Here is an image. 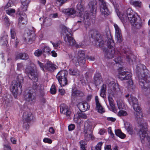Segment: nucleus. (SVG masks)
I'll list each match as a JSON object with an SVG mask.
<instances>
[{"instance_id": "f257e3e1", "label": "nucleus", "mask_w": 150, "mask_h": 150, "mask_svg": "<svg viewBox=\"0 0 150 150\" xmlns=\"http://www.w3.org/2000/svg\"><path fill=\"white\" fill-rule=\"evenodd\" d=\"M107 32L105 35H101L100 34H97L96 36V40L97 41L96 44L98 43L99 46L102 47L106 45L107 46L106 50H104L105 51V57L107 58H112L114 57H117L114 59L116 63H119L122 60L121 58L120 55V53L119 52L115 50V44L112 37L110 34V32L108 28H106Z\"/></svg>"}, {"instance_id": "f03ea898", "label": "nucleus", "mask_w": 150, "mask_h": 150, "mask_svg": "<svg viewBox=\"0 0 150 150\" xmlns=\"http://www.w3.org/2000/svg\"><path fill=\"white\" fill-rule=\"evenodd\" d=\"M129 103L132 105L136 112H135V119L139 125L140 130L139 134L141 142L144 143L145 139H147L149 142V147L150 148V134L147 132V124L144 121L143 118V113L141 111V108L138 105V100L137 98L131 96L128 99Z\"/></svg>"}, {"instance_id": "7ed1b4c3", "label": "nucleus", "mask_w": 150, "mask_h": 150, "mask_svg": "<svg viewBox=\"0 0 150 150\" xmlns=\"http://www.w3.org/2000/svg\"><path fill=\"white\" fill-rule=\"evenodd\" d=\"M25 73L30 79L34 81L33 88L39 91L41 96L44 94V88L43 85L38 83H36L38 80V76L37 72L34 67L31 66H28L25 69Z\"/></svg>"}, {"instance_id": "20e7f679", "label": "nucleus", "mask_w": 150, "mask_h": 150, "mask_svg": "<svg viewBox=\"0 0 150 150\" xmlns=\"http://www.w3.org/2000/svg\"><path fill=\"white\" fill-rule=\"evenodd\" d=\"M140 65L142 66V69L140 72L137 73L139 84L143 89H146L147 91L150 92V78L147 77L148 70L145 66L142 64Z\"/></svg>"}, {"instance_id": "39448f33", "label": "nucleus", "mask_w": 150, "mask_h": 150, "mask_svg": "<svg viewBox=\"0 0 150 150\" xmlns=\"http://www.w3.org/2000/svg\"><path fill=\"white\" fill-rule=\"evenodd\" d=\"M132 77V74L128 72H125L122 68H121L119 70V78L121 80H129L127 83V87L130 91H132L134 88L133 84V81L131 79Z\"/></svg>"}, {"instance_id": "423d86ee", "label": "nucleus", "mask_w": 150, "mask_h": 150, "mask_svg": "<svg viewBox=\"0 0 150 150\" xmlns=\"http://www.w3.org/2000/svg\"><path fill=\"white\" fill-rule=\"evenodd\" d=\"M126 16L134 28H139L140 27V25L137 22V18L131 8L128 9L125 14L122 15L123 18H125V16Z\"/></svg>"}, {"instance_id": "0eeeda50", "label": "nucleus", "mask_w": 150, "mask_h": 150, "mask_svg": "<svg viewBox=\"0 0 150 150\" xmlns=\"http://www.w3.org/2000/svg\"><path fill=\"white\" fill-rule=\"evenodd\" d=\"M23 78L22 75H19L17 77L16 80L13 81L10 88L11 91L14 94V96H17L18 88H22L21 83L23 82Z\"/></svg>"}, {"instance_id": "6e6552de", "label": "nucleus", "mask_w": 150, "mask_h": 150, "mask_svg": "<svg viewBox=\"0 0 150 150\" xmlns=\"http://www.w3.org/2000/svg\"><path fill=\"white\" fill-rule=\"evenodd\" d=\"M70 31V29L65 27L63 29V33H64L63 34H65L66 35L64 39V41L66 42H68V44L69 45L72 46L74 45L76 48L80 47L81 45L75 43V41L72 37Z\"/></svg>"}, {"instance_id": "1a4fd4ad", "label": "nucleus", "mask_w": 150, "mask_h": 150, "mask_svg": "<svg viewBox=\"0 0 150 150\" xmlns=\"http://www.w3.org/2000/svg\"><path fill=\"white\" fill-rule=\"evenodd\" d=\"M92 131V127L90 125L89 121H85L84 124L83 134L85 139L86 141H88L91 139H93Z\"/></svg>"}, {"instance_id": "9d476101", "label": "nucleus", "mask_w": 150, "mask_h": 150, "mask_svg": "<svg viewBox=\"0 0 150 150\" xmlns=\"http://www.w3.org/2000/svg\"><path fill=\"white\" fill-rule=\"evenodd\" d=\"M70 59H72L74 63L78 65L79 62L83 63L85 62V55L83 51L79 50L78 52L77 56L74 57L72 54H69Z\"/></svg>"}, {"instance_id": "9b49d317", "label": "nucleus", "mask_w": 150, "mask_h": 150, "mask_svg": "<svg viewBox=\"0 0 150 150\" xmlns=\"http://www.w3.org/2000/svg\"><path fill=\"white\" fill-rule=\"evenodd\" d=\"M122 49V51L124 52L127 60L130 63L131 62H132L133 60L132 58V57L134 58L135 56L131 54L129 48L127 46H126L125 47L122 46L121 47V49Z\"/></svg>"}, {"instance_id": "f8f14e48", "label": "nucleus", "mask_w": 150, "mask_h": 150, "mask_svg": "<svg viewBox=\"0 0 150 150\" xmlns=\"http://www.w3.org/2000/svg\"><path fill=\"white\" fill-rule=\"evenodd\" d=\"M24 97L25 100L28 102L32 101L35 98L33 91L30 89L28 90L25 91Z\"/></svg>"}, {"instance_id": "ddd939ff", "label": "nucleus", "mask_w": 150, "mask_h": 150, "mask_svg": "<svg viewBox=\"0 0 150 150\" xmlns=\"http://www.w3.org/2000/svg\"><path fill=\"white\" fill-rule=\"evenodd\" d=\"M114 26L115 30V38L117 42L120 43L122 41V37L121 29L116 24H114Z\"/></svg>"}, {"instance_id": "4468645a", "label": "nucleus", "mask_w": 150, "mask_h": 150, "mask_svg": "<svg viewBox=\"0 0 150 150\" xmlns=\"http://www.w3.org/2000/svg\"><path fill=\"white\" fill-rule=\"evenodd\" d=\"M100 1V10L102 14L107 15L109 11L106 6V3L104 0H99Z\"/></svg>"}, {"instance_id": "2eb2a0df", "label": "nucleus", "mask_w": 150, "mask_h": 150, "mask_svg": "<svg viewBox=\"0 0 150 150\" xmlns=\"http://www.w3.org/2000/svg\"><path fill=\"white\" fill-rule=\"evenodd\" d=\"M10 32L11 37V43H13V42H14L15 46L16 47L19 43V40L17 38H16V40L15 41L16 36V32L15 28H14L12 27L11 29Z\"/></svg>"}, {"instance_id": "dca6fc26", "label": "nucleus", "mask_w": 150, "mask_h": 150, "mask_svg": "<svg viewBox=\"0 0 150 150\" xmlns=\"http://www.w3.org/2000/svg\"><path fill=\"white\" fill-rule=\"evenodd\" d=\"M76 8L77 10L79 11V13L77 16L79 17L82 16V12L84 9L83 0H79V3L76 6Z\"/></svg>"}, {"instance_id": "f3484780", "label": "nucleus", "mask_w": 150, "mask_h": 150, "mask_svg": "<svg viewBox=\"0 0 150 150\" xmlns=\"http://www.w3.org/2000/svg\"><path fill=\"white\" fill-rule=\"evenodd\" d=\"M89 6L91 8V13H92V15L91 16V17L92 16V18H94L96 16V14L97 9L96 3L95 1L91 2L89 4Z\"/></svg>"}, {"instance_id": "a211bd4d", "label": "nucleus", "mask_w": 150, "mask_h": 150, "mask_svg": "<svg viewBox=\"0 0 150 150\" xmlns=\"http://www.w3.org/2000/svg\"><path fill=\"white\" fill-rule=\"evenodd\" d=\"M20 16L18 19V26L20 27L22 25L26 24L27 22V16L24 13L23 14L21 15L20 13Z\"/></svg>"}, {"instance_id": "6ab92c4d", "label": "nucleus", "mask_w": 150, "mask_h": 150, "mask_svg": "<svg viewBox=\"0 0 150 150\" xmlns=\"http://www.w3.org/2000/svg\"><path fill=\"white\" fill-rule=\"evenodd\" d=\"M60 112L66 115L68 117L70 116L71 114V111L69 110L68 107L66 105L62 104L61 105L60 107Z\"/></svg>"}, {"instance_id": "aec40b11", "label": "nucleus", "mask_w": 150, "mask_h": 150, "mask_svg": "<svg viewBox=\"0 0 150 150\" xmlns=\"http://www.w3.org/2000/svg\"><path fill=\"white\" fill-rule=\"evenodd\" d=\"M64 12L66 15L72 18H75L76 16V10L73 8L65 9L64 10Z\"/></svg>"}, {"instance_id": "412c9836", "label": "nucleus", "mask_w": 150, "mask_h": 150, "mask_svg": "<svg viewBox=\"0 0 150 150\" xmlns=\"http://www.w3.org/2000/svg\"><path fill=\"white\" fill-rule=\"evenodd\" d=\"M122 87L118 85H115V87H113L112 94L114 96L115 95H120L121 93Z\"/></svg>"}, {"instance_id": "4be33fe9", "label": "nucleus", "mask_w": 150, "mask_h": 150, "mask_svg": "<svg viewBox=\"0 0 150 150\" xmlns=\"http://www.w3.org/2000/svg\"><path fill=\"white\" fill-rule=\"evenodd\" d=\"M22 6L19 8V11H25L27 10L28 6L30 2V0H21Z\"/></svg>"}, {"instance_id": "5701e85b", "label": "nucleus", "mask_w": 150, "mask_h": 150, "mask_svg": "<svg viewBox=\"0 0 150 150\" xmlns=\"http://www.w3.org/2000/svg\"><path fill=\"white\" fill-rule=\"evenodd\" d=\"M94 79V83L96 86L99 85L102 82V78L99 73H97L95 74Z\"/></svg>"}, {"instance_id": "b1692460", "label": "nucleus", "mask_w": 150, "mask_h": 150, "mask_svg": "<svg viewBox=\"0 0 150 150\" xmlns=\"http://www.w3.org/2000/svg\"><path fill=\"white\" fill-rule=\"evenodd\" d=\"M68 75V72L66 70H63L59 71L56 76L58 80L63 78L67 77Z\"/></svg>"}, {"instance_id": "393cba45", "label": "nucleus", "mask_w": 150, "mask_h": 150, "mask_svg": "<svg viewBox=\"0 0 150 150\" xmlns=\"http://www.w3.org/2000/svg\"><path fill=\"white\" fill-rule=\"evenodd\" d=\"M78 107L81 110L83 111V112L88 110L90 106L86 103H80L78 105Z\"/></svg>"}, {"instance_id": "a878e982", "label": "nucleus", "mask_w": 150, "mask_h": 150, "mask_svg": "<svg viewBox=\"0 0 150 150\" xmlns=\"http://www.w3.org/2000/svg\"><path fill=\"white\" fill-rule=\"evenodd\" d=\"M23 119L28 122H29L32 119V114L30 111H27L24 112L23 113Z\"/></svg>"}, {"instance_id": "bb28decb", "label": "nucleus", "mask_w": 150, "mask_h": 150, "mask_svg": "<svg viewBox=\"0 0 150 150\" xmlns=\"http://www.w3.org/2000/svg\"><path fill=\"white\" fill-rule=\"evenodd\" d=\"M72 93L71 95L72 98H73V97H81L83 95V93L82 91L76 90L75 89L72 90Z\"/></svg>"}, {"instance_id": "cd10ccee", "label": "nucleus", "mask_w": 150, "mask_h": 150, "mask_svg": "<svg viewBox=\"0 0 150 150\" xmlns=\"http://www.w3.org/2000/svg\"><path fill=\"white\" fill-rule=\"evenodd\" d=\"M45 68L49 71H52L55 69V67L54 65L52 62H48L45 65Z\"/></svg>"}, {"instance_id": "c85d7f7f", "label": "nucleus", "mask_w": 150, "mask_h": 150, "mask_svg": "<svg viewBox=\"0 0 150 150\" xmlns=\"http://www.w3.org/2000/svg\"><path fill=\"white\" fill-rule=\"evenodd\" d=\"M130 4L135 7H141L142 6V3L140 1L131 0L130 1Z\"/></svg>"}, {"instance_id": "c756f323", "label": "nucleus", "mask_w": 150, "mask_h": 150, "mask_svg": "<svg viewBox=\"0 0 150 150\" xmlns=\"http://www.w3.org/2000/svg\"><path fill=\"white\" fill-rule=\"evenodd\" d=\"M108 100L110 105V106L112 111L114 112H117V110L115 107L113 99L112 97L109 96L108 97Z\"/></svg>"}, {"instance_id": "7c9ffc66", "label": "nucleus", "mask_w": 150, "mask_h": 150, "mask_svg": "<svg viewBox=\"0 0 150 150\" xmlns=\"http://www.w3.org/2000/svg\"><path fill=\"white\" fill-rule=\"evenodd\" d=\"M69 74L72 76H77L80 75L79 71L76 69H69Z\"/></svg>"}, {"instance_id": "2f4dec72", "label": "nucleus", "mask_w": 150, "mask_h": 150, "mask_svg": "<svg viewBox=\"0 0 150 150\" xmlns=\"http://www.w3.org/2000/svg\"><path fill=\"white\" fill-rule=\"evenodd\" d=\"M8 35L6 34L0 38V44L3 45H6L8 43L7 38Z\"/></svg>"}, {"instance_id": "473e14b6", "label": "nucleus", "mask_w": 150, "mask_h": 150, "mask_svg": "<svg viewBox=\"0 0 150 150\" xmlns=\"http://www.w3.org/2000/svg\"><path fill=\"white\" fill-rule=\"evenodd\" d=\"M17 59L23 60L27 59L28 58V54L25 53H20L18 54L16 57Z\"/></svg>"}, {"instance_id": "72a5a7b5", "label": "nucleus", "mask_w": 150, "mask_h": 150, "mask_svg": "<svg viewBox=\"0 0 150 150\" xmlns=\"http://www.w3.org/2000/svg\"><path fill=\"white\" fill-rule=\"evenodd\" d=\"M11 98L10 96H9V98L7 97L4 98L3 103L7 107L11 106Z\"/></svg>"}, {"instance_id": "f704fd0d", "label": "nucleus", "mask_w": 150, "mask_h": 150, "mask_svg": "<svg viewBox=\"0 0 150 150\" xmlns=\"http://www.w3.org/2000/svg\"><path fill=\"white\" fill-rule=\"evenodd\" d=\"M58 81L62 87L66 86L67 84V77L60 79L59 80H58Z\"/></svg>"}, {"instance_id": "c9c22d12", "label": "nucleus", "mask_w": 150, "mask_h": 150, "mask_svg": "<svg viewBox=\"0 0 150 150\" xmlns=\"http://www.w3.org/2000/svg\"><path fill=\"white\" fill-rule=\"evenodd\" d=\"M51 43L53 45V47L55 48H59L62 44V42L59 40L55 42H51Z\"/></svg>"}, {"instance_id": "e433bc0d", "label": "nucleus", "mask_w": 150, "mask_h": 150, "mask_svg": "<svg viewBox=\"0 0 150 150\" xmlns=\"http://www.w3.org/2000/svg\"><path fill=\"white\" fill-rule=\"evenodd\" d=\"M125 127L127 131L129 134H132L133 133L131 125L128 122H126L125 123Z\"/></svg>"}, {"instance_id": "4c0bfd02", "label": "nucleus", "mask_w": 150, "mask_h": 150, "mask_svg": "<svg viewBox=\"0 0 150 150\" xmlns=\"http://www.w3.org/2000/svg\"><path fill=\"white\" fill-rule=\"evenodd\" d=\"M74 122L78 125H80L82 123V121L80 118L78 114H76L74 115Z\"/></svg>"}, {"instance_id": "58836bf2", "label": "nucleus", "mask_w": 150, "mask_h": 150, "mask_svg": "<svg viewBox=\"0 0 150 150\" xmlns=\"http://www.w3.org/2000/svg\"><path fill=\"white\" fill-rule=\"evenodd\" d=\"M115 134L122 139H124L125 137V135L122 133L121 131L119 129L115 130Z\"/></svg>"}, {"instance_id": "ea45409f", "label": "nucleus", "mask_w": 150, "mask_h": 150, "mask_svg": "<svg viewBox=\"0 0 150 150\" xmlns=\"http://www.w3.org/2000/svg\"><path fill=\"white\" fill-rule=\"evenodd\" d=\"M96 105L97 109L99 112L102 113L105 112L104 109L103 108L100 103Z\"/></svg>"}, {"instance_id": "a19ab883", "label": "nucleus", "mask_w": 150, "mask_h": 150, "mask_svg": "<svg viewBox=\"0 0 150 150\" xmlns=\"http://www.w3.org/2000/svg\"><path fill=\"white\" fill-rule=\"evenodd\" d=\"M42 52L46 53L48 54H50L51 50L48 46H45L42 48Z\"/></svg>"}, {"instance_id": "79ce46f5", "label": "nucleus", "mask_w": 150, "mask_h": 150, "mask_svg": "<svg viewBox=\"0 0 150 150\" xmlns=\"http://www.w3.org/2000/svg\"><path fill=\"white\" fill-rule=\"evenodd\" d=\"M106 91V86L105 85L103 84L102 86L101 89L100 95L102 96H103L105 94Z\"/></svg>"}, {"instance_id": "37998d69", "label": "nucleus", "mask_w": 150, "mask_h": 150, "mask_svg": "<svg viewBox=\"0 0 150 150\" xmlns=\"http://www.w3.org/2000/svg\"><path fill=\"white\" fill-rule=\"evenodd\" d=\"M117 103L119 109L120 110L123 109L124 107V104L122 101H120L119 100H117Z\"/></svg>"}, {"instance_id": "c03bdc74", "label": "nucleus", "mask_w": 150, "mask_h": 150, "mask_svg": "<svg viewBox=\"0 0 150 150\" xmlns=\"http://www.w3.org/2000/svg\"><path fill=\"white\" fill-rule=\"evenodd\" d=\"M103 144L102 142L98 143L93 149H92V150H101V146Z\"/></svg>"}, {"instance_id": "a18cd8bd", "label": "nucleus", "mask_w": 150, "mask_h": 150, "mask_svg": "<svg viewBox=\"0 0 150 150\" xmlns=\"http://www.w3.org/2000/svg\"><path fill=\"white\" fill-rule=\"evenodd\" d=\"M127 115V112L123 110H120L118 113V115L119 116H125Z\"/></svg>"}, {"instance_id": "49530a36", "label": "nucleus", "mask_w": 150, "mask_h": 150, "mask_svg": "<svg viewBox=\"0 0 150 150\" xmlns=\"http://www.w3.org/2000/svg\"><path fill=\"white\" fill-rule=\"evenodd\" d=\"M15 12V9L13 8H9L6 10V13L10 16H12Z\"/></svg>"}, {"instance_id": "de8ad7c7", "label": "nucleus", "mask_w": 150, "mask_h": 150, "mask_svg": "<svg viewBox=\"0 0 150 150\" xmlns=\"http://www.w3.org/2000/svg\"><path fill=\"white\" fill-rule=\"evenodd\" d=\"M42 53V51L41 49H38L35 51L34 52L35 55L38 57L40 56Z\"/></svg>"}, {"instance_id": "09e8293b", "label": "nucleus", "mask_w": 150, "mask_h": 150, "mask_svg": "<svg viewBox=\"0 0 150 150\" xmlns=\"http://www.w3.org/2000/svg\"><path fill=\"white\" fill-rule=\"evenodd\" d=\"M82 16H80L81 17V20L82 21H84L85 19H88L89 16L88 13L87 11L85 12V13L83 17Z\"/></svg>"}, {"instance_id": "8fccbe9b", "label": "nucleus", "mask_w": 150, "mask_h": 150, "mask_svg": "<svg viewBox=\"0 0 150 150\" xmlns=\"http://www.w3.org/2000/svg\"><path fill=\"white\" fill-rule=\"evenodd\" d=\"M56 90L55 88V86L52 85L50 89L51 93L52 94H55L56 92Z\"/></svg>"}, {"instance_id": "3c124183", "label": "nucleus", "mask_w": 150, "mask_h": 150, "mask_svg": "<svg viewBox=\"0 0 150 150\" xmlns=\"http://www.w3.org/2000/svg\"><path fill=\"white\" fill-rule=\"evenodd\" d=\"M4 21L5 24L8 26H9L11 24V22L10 21L9 19L7 16L5 17L4 19Z\"/></svg>"}, {"instance_id": "603ef678", "label": "nucleus", "mask_w": 150, "mask_h": 150, "mask_svg": "<svg viewBox=\"0 0 150 150\" xmlns=\"http://www.w3.org/2000/svg\"><path fill=\"white\" fill-rule=\"evenodd\" d=\"M79 116L80 117V118H83V119H86L87 118V116L83 112H82L78 114Z\"/></svg>"}, {"instance_id": "864d4df0", "label": "nucleus", "mask_w": 150, "mask_h": 150, "mask_svg": "<svg viewBox=\"0 0 150 150\" xmlns=\"http://www.w3.org/2000/svg\"><path fill=\"white\" fill-rule=\"evenodd\" d=\"M79 144L80 145L81 150H86L84 146L85 143L83 142L82 141H80L79 142Z\"/></svg>"}, {"instance_id": "5fc2aeb1", "label": "nucleus", "mask_w": 150, "mask_h": 150, "mask_svg": "<svg viewBox=\"0 0 150 150\" xmlns=\"http://www.w3.org/2000/svg\"><path fill=\"white\" fill-rule=\"evenodd\" d=\"M37 63L40 66L41 69L44 71V69L45 68L43 64L39 61H37Z\"/></svg>"}, {"instance_id": "6e6d98bb", "label": "nucleus", "mask_w": 150, "mask_h": 150, "mask_svg": "<svg viewBox=\"0 0 150 150\" xmlns=\"http://www.w3.org/2000/svg\"><path fill=\"white\" fill-rule=\"evenodd\" d=\"M24 67L23 64L22 63H19L17 64V68L18 70H20L22 69Z\"/></svg>"}, {"instance_id": "4d7b16f0", "label": "nucleus", "mask_w": 150, "mask_h": 150, "mask_svg": "<svg viewBox=\"0 0 150 150\" xmlns=\"http://www.w3.org/2000/svg\"><path fill=\"white\" fill-rule=\"evenodd\" d=\"M27 34L28 36H32L33 37L35 35L34 32L33 30H29L28 32L27 33Z\"/></svg>"}, {"instance_id": "13d9d810", "label": "nucleus", "mask_w": 150, "mask_h": 150, "mask_svg": "<svg viewBox=\"0 0 150 150\" xmlns=\"http://www.w3.org/2000/svg\"><path fill=\"white\" fill-rule=\"evenodd\" d=\"M43 142L45 143H47L49 144H51L52 142V140L48 138H45L43 139Z\"/></svg>"}, {"instance_id": "bf43d9fd", "label": "nucleus", "mask_w": 150, "mask_h": 150, "mask_svg": "<svg viewBox=\"0 0 150 150\" xmlns=\"http://www.w3.org/2000/svg\"><path fill=\"white\" fill-rule=\"evenodd\" d=\"M59 93L62 96L64 95L65 93V92L64 90L63 89H59Z\"/></svg>"}, {"instance_id": "052dcab7", "label": "nucleus", "mask_w": 150, "mask_h": 150, "mask_svg": "<svg viewBox=\"0 0 150 150\" xmlns=\"http://www.w3.org/2000/svg\"><path fill=\"white\" fill-rule=\"evenodd\" d=\"M75 128V125L74 124H71L69 126L68 129L69 131L73 130Z\"/></svg>"}, {"instance_id": "680f3d73", "label": "nucleus", "mask_w": 150, "mask_h": 150, "mask_svg": "<svg viewBox=\"0 0 150 150\" xmlns=\"http://www.w3.org/2000/svg\"><path fill=\"white\" fill-rule=\"evenodd\" d=\"M86 58L89 61H93L95 59L94 57L92 56H88Z\"/></svg>"}, {"instance_id": "e2e57ef3", "label": "nucleus", "mask_w": 150, "mask_h": 150, "mask_svg": "<svg viewBox=\"0 0 150 150\" xmlns=\"http://www.w3.org/2000/svg\"><path fill=\"white\" fill-rule=\"evenodd\" d=\"M59 3V4L61 5H62L63 4L65 3L67 1V0H56Z\"/></svg>"}, {"instance_id": "0e129e2a", "label": "nucleus", "mask_w": 150, "mask_h": 150, "mask_svg": "<svg viewBox=\"0 0 150 150\" xmlns=\"http://www.w3.org/2000/svg\"><path fill=\"white\" fill-rule=\"evenodd\" d=\"M52 54V56L53 57H56L57 56V54L54 51H50V54Z\"/></svg>"}, {"instance_id": "69168bd1", "label": "nucleus", "mask_w": 150, "mask_h": 150, "mask_svg": "<svg viewBox=\"0 0 150 150\" xmlns=\"http://www.w3.org/2000/svg\"><path fill=\"white\" fill-rule=\"evenodd\" d=\"M92 96L91 95H88L86 97V100L88 101H90L92 98Z\"/></svg>"}, {"instance_id": "338daca9", "label": "nucleus", "mask_w": 150, "mask_h": 150, "mask_svg": "<svg viewBox=\"0 0 150 150\" xmlns=\"http://www.w3.org/2000/svg\"><path fill=\"white\" fill-rule=\"evenodd\" d=\"M105 150H111V146L110 145H106L104 147Z\"/></svg>"}, {"instance_id": "774afa93", "label": "nucleus", "mask_w": 150, "mask_h": 150, "mask_svg": "<svg viewBox=\"0 0 150 150\" xmlns=\"http://www.w3.org/2000/svg\"><path fill=\"white\" fill-rule=\"evenodd\" d=\"M49 131L52 134H53L54 133V130L52 127H51L49 128Z\"/></svg>"}]
</instances>
